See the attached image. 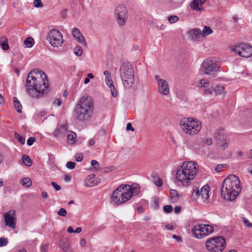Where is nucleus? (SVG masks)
<instances>
[{
  "label": "nucleus",
  "instance_id": "obj_20",
  "mask_svg": "<svg viewBox=\"0 0 252 252\" xmlns=\"http://www.w3.org/2000/svg\"><path fill=\"white\" fill-rule=\"evenodd\" d=\"M210 191V187L208 185H205L200 189V196L205 201L209 197V192Z\"/></svg>",
  "mask_w": 252,
  "mask_h": 252
},
{
  "label": "nucleus",
  "instance_id": "obj_35",
  "mask_svg": "<svg viewBox=\"0 0 252 252\" xmlns=\"http://www.w3.org/2000/svg\"><path fill=\"white\" fill-rule=\"evenodd\" d=\"M167 19L169 23L173 24L178 21L179 17L176 15H171L168 17Z\"/></svg>",
  "mask_w": 252,
  "mask_h": 252
},
{
  "label": "nucleus",
  "instance_id": "obj_33",
  "mask_svg": "<svg viewBox=\"0 0 252 252\" xmlns=\"http://www.w3.org/2000/svg\"><path fill=\"white\" fill-rule=\"evenodd\" d=\"M213 32L212 29L208 26H205L202 32V34L203 36L208 35L212 33Z\"/></svg>",
  "mask_w": 252,
  "mask_h": 252
},
{
  "label": "nucleus",
  "instance_id": "obj_21",
  "mask_svg": "<svg viewBox=\"0 0 252 252\" xmlns=\"http://www.w3.org/2000/svg\"><path fill=\"white\" fill-rule=\"evenodd\" d=\"M129 187L130 188V189H128V188L125 189H127V191L132 194V196L138 194L140 192V188L138 185L136 184H132L130 186L129 185Z\"/></svg>",
  "mask_w": 252,
  "mask_h": 252
},
{
  "label": "nucleus",
  "instance_id": "obj_18",
  "mask_svg": "<svg viewBox=\"0 0 252 252\" xmlns=\"http://www.w3.org/2000/svg\"><path fill=\"white\" fill-rule=\"evenodd\" d=\"M206 0H192L189 4L191 9L193 11H199L203 9L202 5Z\"/></svg>",
  "mask_w": 252,
  "mask_h": 252
},
{
  "label": "nucleus",
  "instance_id": "obj_30",
  "mask_svg": "<svg viewBox=\"0 0 252 252\" xmlns=\"http://www.w3.org/2000/svg\"><path fill=\"white\" fill-rule=\"evenodd\" d=\"M22 160L24 164L27 166H31L32 165V161L29 157L24 155L22 157Z\"/></svg>",
  "mask_w": 252,
  "mask_h": 252
},
{
  "label": "nucleus",
  "instance_id": "obj_36",
  "mask_svg": "<svg viewBox=\"0 0 252 252\" xmlns=\"http://www.w3.org/2000/svg\"><path fill=\"white\" fill-rule=\"evenodd\" d=\"M14 136L21 144L24 145L25 144V139L21 136L18 133H15Z\"/></svg>",
  "mask_w": 252,
  "mask_h": 252
},
{
  "label": "nucleus",
  "instance_id": "obj_32",
  "mask_svg": "<svg viewBox=\"0 0 252 252\" xmlns=\"http://www.w3.org/2000/svg\"><path fill=\"white\" fill-rule=\"evenodd\" d=\"M25 45L28 48L32 47L34 44V40L32 37H27L24 41Z\"/></svg>",
  "mask_w": 252,
  "mask_h": 252
},
{
  "label": "nucleus",
  "instance_id": "obj_49",
  "mask_svg": "<svg viewBox=\"0 0 252 252\" xmlns=\"http://www.w3.org/2000/svg\"><path fill=\"white\" fill-rule=\"evenodd\" d=\"M154 183L155 185L158 187H160L162 185V182L161 179L159 178L156 179L154 181Z\"/></svg>",
  "mask_w": 252,
  "mask_h": 252
},
{
  "label": "nucleus",
  "instance_id": "obj_51",
  "mask_svg": "<svg viewBox=\"0 0 252 252\" xmlns=\"http://www.w3.org/2000/svg\"><path fill=\"white\" fill-rule=\"evenodd\" d=\"M158 198H155L153 200V206L154 208L158 209Z\"/></svg>",
  "mask_w": 252,
  "mask_h": 252
},
{
  "label": "nucleus",
  "instance_id": "obj_57",
  "mask_svg": "<svg viewBox=\"0 0 252 252\" xmlns=\"http://www.w3.org/2000/svg\"><path fill=\"white\" fill-rule=\"evenodd\" d=\"M205 143L206 145L209 146L211 145L212 143V138L210 137H207L205 140Z\"/></svg>",
  "mask_w": 252,
  "mask_h": 252
},
{
  "label": "nucleus",
  "instance_id": "obj_42",
  "mask_svg": "<svg viewBox=\"0 0 252 252\" xmlns=\"http://www.w3.org/2000/svg\"><path fill=\"white\" fill-rule=\"evenodd\" d=\"M58 214L59 216H62V217H65L66 215V211L64 208H61L58 211Z\"/></svg>",
  "mask_w": 252,
  "mask_h": 252
},
{
  "label": "nucleus",
  "instance_id": "obj_28",
  "mask_svg": "<svg viewBox=\"0 0 252 252\" xmlns=\"http://www.w3.org/2000/svg\"><path fill=\"white\" fill-rule=\"evenodd\" d=\"M190 34L192 38H198L200 37L202 34V32L200 29H195L190 32Z\"/></svg>",
  "mask_w": 252,
  "mask_h": 252
},
{
  "label": "nucleus",
  "instance_id": "obj_1",
  "mask_svg": "<svg viewBox=\"0 0 252 252\" xmlns=\"http://www.w3.org/2000/svg\"><path fill=\"white\" fill-rule=\"evenodd\" d=\"M26 83L28 91L33 97H41L50 90L46 74L38 68L33 69L29 72Z\"/></svg>",
  "mask_w": 252,
  "mask_h": 252
},
{
  "label": "nucleus",
  "instance_id": "obj_11",
  "mask_svg": "<svg viewBox=\"0 0 252 252\" xmlns=\"http://www.w3.org/2000/svg\"><path fill=\"white\" fill-rule=\"evenodd\" d=\"M46 38L53 47L61 46L63 42L62 33L59 30L54 29L47 33Z\"/></svg>",
  "mask_w": 252,
  "mask_h": 252
},
{
  "label": "nucleus",
  "instance_id": "obj_46",
  "mask_svg": "<svg viewBox=\"0 0 252 252\" xmlns=\"http://www.w3.org/2000/svg\"><path fill=\"white\" fill-rule=\"evenodd\" d=\"M226 166L225 164H218L215 167V170L217 172H220L222 171L223 168Z\"/></svg>",
  "mask_w": 252,
  "mask_h": 252
},
{
  "label": "nucleus",
  "instance_id": "obj_23",
  "mask_svg": "<svg viewBox=\"0 0 252 252\" xmlns=\"http://www.w3.org/2000/svg\"><path fill=\"white\" fill-rule=\"evenodd\" d=\"M0 45L3 50L6 51L9 49V47L6 37L3 36L0 38Z\"/></svg>",
  "mask_w": 252,
  "mask_h": 252
},
{
  "label": "nucleus",
  "instance_id": "obj_37",
  "mask_svg": "<svg viewBox=\"0 0 252 252\" xmlns=\"http://www.w3.org/2000/svg\"><path fill=\"white\" fill-rule=\"evenodd\" d=\"M209 81L205 79H201L200 81V84H198L199 87H209Z\"/></svg>",
  "mask_w": 252,
  "mask_h": 252
},
{
  "label": "nucleus",
  "instance_id": "obj_27",
  "mask_svg": "<svg viewBox=\"0 0 252 252\" xmlns=\"http://www.w3.org/2000/svg\"><path fill=\"white\" fill-rule=\"evenodd\" d=\"M20 184L24 187L29 188L32 185V181L28 178H24L20 180Z\"/></svg>",
  "mask_w": 252,
  "mask_h": 252
},
{
  "label": "nucleus",
  "instance_id": "obj_62",
  "mask_svg": "<svg viewBox=\"0 0 252 252\" xmlns=\"http://www.w3.org/2000/svg\"><path fill=\"white\" fill-rule=\"evenodd\" d=\"M71 180V177L70 175H65L64 176V180L66 182L70 181Z\"/></svg>",
  "mask_w": 252,
  "mask_h": 252
},
{
  "label": "nucleus",
  "instance_id": "obj_61",
  "mask_svg": "<svg viewBox=\"0 0 252 252\" xmlns=\"http://www.w3.org/2000/svg\"><path fill=\"white\" fill-rule=\"evenodd\" d=\"M67 231L69 233H74V230L72 226H69L67 228Z\"/></svg>",
  "mask_w": 252,
  "mask_h": 252
},
{
  "label": "nucleus",
  "instance_id": "obj_4",
  "mask_svg": "<svg viewBox=\"0 0 252 252\" xmlns=\"http://www.w3.org/2000/svg\"><path fill=\"white\" fill-rule=\"evenodd\" d=\"M198 172L197 164L193 161H184L176 171V179L183 186L190 185Z\"/></svg>",
  "mask_w": 252,
  "mask_h": 252
},
{
  "label": "nucleus",
  "instance_id": "obj_13",
  "mask_svg": "<svg viewBox=\"0 0 252 252\" xmlns=\"http://www.w3.org/2000/svg\"><path fill=\"white\" fill-rule=\"evenodd\" d=\"M233 51L242 57L248 58L252 55V46L247 43H240L235 45Z\"/></svg>",
  "mask_w": 252,
  "mask_h": 252
},
{
  "label": "nucleus",
  "instance_id": "obj_24",
  "mask_svg": "<svg viewBox=\"0 0 252 252\" xmlns=\"http://www.w3.org/2000/svg\"><path fill=\"white\" fill-rule=\"evenodd\" d=\"M63 252H70L72 250L70 248V244L67 240L62 242L60 244Z\"/></svg>",
  "mask_w": 252,
  "mask_h": 252
},
{
  "label": "nucleus",
  "instance_id": "obj_59",
  "mask_svg": "<svg viewBox=\"0 0 252 252\" xmlns=\"http://www.w3.org/2000/svg\"><path fill=\"white\" fill-rule=\"evenodd\" d=\"M86 244V240L85 239L82 238L80 240V244L81 247H84Z\"/></svg>",
  "mask_w": 252,
  "mask_h": 252
},
{
  "label": "nucleus",
  "instance_id": "obj_15",
  "mask_svg": "<svg viewBox=\"0 0 252 252\" xmlns=\"http://www.w3.org/2000/svg\"><path fill=\"white\" fill-rule=\"evenodd\" d=\"M155 79L158 83V92L163 95H167L169 93V88L167 82L164 79H160L158 75L155 76Z\"/></svg>",
  "mask_w": 252,
  "mask_h": 252
},
{
  "label": "nucleus",
  "instance_id": "obj_52",
  "mask_svg": "<svg viewBox=\"0 0 252 252\" xmlns=\"http://www.w3.org/2000/svg\"><path fill=\"white\" fill-rule=\"evenodd\" d=\"M48 246L46 244H42L41 245V252H47Z\"/></svg>",
  "mask_w": 252,
  "mask_h": 252
},
{
  "label": "nucleus",
  "instance_id": "obj_41",
  "mask_svg": "<svg viewBox=\"0 0 252 252\" xmlns=\"http://www.w3.org/2000/svg\"><path fill=\"white\" fill-rule=\"evenodd\" d=\"M8 243V240L4 237L0 238V247L6 246Z\"/></svg>",
  "mask_w": 252,
  "mask_h": 252
},
{
  "label": "nucleus",
  "instance_id": "obj_29",
  "mask_svg": "<svg viewBox=\"0 0 252 252\" xmlns=\"http://www.w3.org/2000/svg\"><path fill=\"white\" fill-rule=\"evenodd\" d=\"M67 137L71 144L75 143L76 141V134L73 131H70L67 134Z\"/></svg>",
  "mask_w": 252,
  "mask_h": 252
},
{
  "label": "nucleus",
  "instance_id": "obj_7",
  "mask_svg": "<svg viewBox=\"0 0 252 252\" xmlns=\"http://www.w3.org/2000/svg\"><path fill=\"white\" fill-rule=\"evenodd\" d=\"M128 188H130L128 185L122 184L119 186L114 191L112 201L117 205L122 204L129 200L132 196V194L127 191Z\"/></svg>",
  "mask_w": 252,
  "mask_h": 252
},
{
  "label": "nucleus",
  "instance_id": "obj_43",
  "mask_svg": "<svg viewBox=\"0 0 252 252\" xmlns=\"http://www.w3.org/2000/svg\"><path fill=\"white\" fill-rule=\"evenodd\" d=\"M36 138L34 137H30L28 138L27 143L29 146H32L33 143L35 141Z\"/></svg>",
  "mask_w": 252,
  "mask_h": 252
},
{
  "label": "nucleus",
  "instance_id": "obj_53",
  "mask_svg": "<svg viewBox=\"0 0 252 252\" xmlns=\"http://www.w3.org/2000/svg\"><path fill=\"white\" fill-rule=\"evenodd\" d=\"M51 184L57 191H59L61 189V187L59 185H58L56 183L52 182Z\"/></svg>",
  "mask_w": 252,
  "mask_h": 252
},
{
  "label": "nucleus",
  "instance_id": "obj_54",
  "mask_svg": "<svg viewBox=\"0 0 252 252\" xmlns=\"http://www.w3.org/2000/svg\"><path fill=\"white\" fill-rule=\"evenodd\" d=\"M126 129L127 130L134 131V128L132 126L131 123H129L126 125Z\"/></svg>",
  "mask_w": 252,
  "mask_h": 252
},
{
  "label": "nucleus",
  "instance_id": "obj_40",
  "mask_svg": "<svg viewBox=\"0 0 252 252\" xmlns=\"http://www.w3.org/2000/svg\"><path fill=\"white\" fill-rule=\"evenodd\" d=\"M108 87L110 89L112 95L113 97H116L117 95V91L114 87V84L112 85V87H111V86H109Z\"/></svg>",
  "mask_w": 252,
  "mask_h": 252
},
{
  "label": "nucleus",
  "instance_id": "obj_22",
  "mask_svg": "<svg viewBox=\"0 0 252 252\" xmlns=\"http://www.w3.org/2000/svg\"><path fill=\"white\" fill-rule=\"evenodd\" d=\"M103 74L105 76V83L108 86H112L113 84L111 75L110 72L108 70H105L103 72Z\"/></svg>",
  "mask_w": 252,
  "mask_h": 252
},
{
  "label": "nucleus",
  "instance_id": "obj_17",
  "mask_svg": "<svg viewBox=\"0 0 252 252\" xmlns=\"http://www.w3.org/2000/svg\"><path fill=\"white\" fill-rule=\"evenodd\" d=\"M99 182V179L95 177L94 175H90L85 179V184L87 187H92L96 185Z\"/></svg>",
  "mask_w": 252,
  "mask_h": 252
},
{
  "label": "nucleus",
  "instance_id": "obj_58",
  "mask_svg": "<svg viewBox=\"0 0 252 252\" xmlns=\"http://www.w3.org/2000/svg\"><path fill=\"white\" fill-rule=\"evenodd\" d=\"M181 210V207L180 206H176L174 209V211L175 214H178L180 213Z\"/></svg>",
  "mask_w": 252,
  "mask_h": 252
},
{
  "label": "nucleus",
  "instance_id": "obj_5",
  "mask_svg": "<svg viewBox=\"0 0 252 252\" xmlns=\"http://www.w3.org/2000/svg\"><path fill=\"white\" fill-rule=\"evenodd\" d=\"M122 81L125 88H129L133 84L134 71L132 65L128 63H123L120 68Z\"/></svg>",
  "mask_w": 252,
  "mask_h": 252
},
{
  "label": "nucleus",
  "instance_id": "obj_3",
  "mask_svg": "<svg viewBox=\"0 0 252 252\" xmlns=\"http://www.w3.org/2000/svg\"><path fill=\"white\" fill-rule=\"evenodd\" d=\"M241 190L239 178L236 175H230L223 182L221 196L226 200L233 201L238 195Z\"/></svg>",
  "mask_w": 252,
  "mask_h": 252
},
{
  "label": "nucleus",
  "instance_id": "obj_34",
  "mask_svg": "<svg viewBox=\"0 0 252 252\" xmlns=\"http://www.w3.org/2000/svg\"><path fill=\"white\" fill-rule=\"evenodd\" d=\"M223 90L224 87L220 85H217L214 89V91L216 94H222L223 92Z\"/></svg>",
  "mask_w": 252,
  "mask_h": 252
},
{
  "label": "nucleus",
  "instance_id": "obj_44",
  "mask_svg": "<svg viewBox=\"0 0 252 252\" xmlns=\"http://www.w3.org/2000/svg\"><path fill=\"white\" fill-rule=\"evenodd\" d=\"M82 49L81 47H80L79 48L77 49V48H75L74 50V53L75 55L77 56H81L82 54Z\"/></svg>",
  "mask_w": 252,
  "mask_h": 252
},
{
  "label": "nucleus",
  "instance_id": "obj_56",
  "mask_svg": "<svg viewBox=\"0 0 252 252\" xmlns=\"http://www.w3.org/2000/svg\"><path fill=\"white\" fill-rule=\"evenodd\" d=\"M53 104L58 106H60L62 104L61 100L60 98H56L55 99Z\"/></svg>",
  "mask_w": 252,
  "mask_h": 252
},
{
  "label": "nucleus",
  "instance_id": "obj_39",
  "mask_svg": "<svg viewBox=\"0 0 252 252\" xmlns=\"http://www.w3.org/2000/svg\"><path fill=\"white\" fill-rule=\"evenodd\" d=\"M163 211L166 213H171L173 211V207L171 205H165L163 206Z\"/></svg>",
  "mask_w": 252,
  "mask_h": 252
},
{
  "label": "nucleus",
  "instance_id": "obj_31",
  "mask_svg": "<svg viewBox=\"0 0 252 252\" xmlns=\"http://www.w3.org/2000/svg\"><path fill=\"white\" fill-rule=\"evenodd\" d=\"M170 193L171 198L173 199V201H177L179 199V194L177 191L175 189H170Z\"/></svg>",
  "mask_w": 252,
  "mask_h": 252
},
{
  "label": "nucleus",
  "instance_id": "obj_10",
  "mask_svg": "<svg viewBox=\"0 0 252 252\" xmlns=\"http://www.w3.org/2000/svg\"><path fill=\"white\" fill-rule=\"evenodd\" d=\"M214 230V227L211 225L198 224L194 226L191 232L193 237L202 239L209 235Z\"/></svg>",
  "mask_w": 252,
  "mask_h": 252
},
{
  "label": "nucleus",
  "instance_id": "obj_25",
  "mask_svg": "<svg viewBox=\"0 0 252 252\" xmlns=\"http://www.w3.org/2000/svg\"><path fill=\"white\" fill-rule=\"evenodd\" d=\"M13 99L14 106L16 109L17 112L19 113H22V106L20 102L16 97H14Z\"/></svg>",
  "mask_w": 252,
  "mask_h": 252
},
{
  "label": "nucleus",
  "instance_id": "obj_64",
  "mask_svg": "<svg viewBox=\"0 0 252 252\" xmlns=\"http://www.w3.org/2000/svg\"><path fill=\"white\" fill-rule=\"evenodd\" d=\"M82 231V228L80 227H77L74 230V233H79Z\"/></svg>",
  "mask_w": 252,
  "mask_h": 252
},
{
  "label": "nucleus",
  "instance_id": "obj_48",
  "mask_svg": "<svg viewBox=\"0 0 252 252\" xmlns=\"http://www.w3.org/2000/svg\"><path fill=\"white\" fill-rule=\"evenodd\" d=\"M243 221L245 224V225L247 227H252V223L250 222L248 220H247L246 218H243Z\"/></svg>",
  "mask_w": 252,
  "mask_h": 252
},
{
  "label": "nucleus",
  "instance_id": "obj_12",
  "mask_svg": "<svg viewBox=\"0 0 252 252\" xmlns=\"http://www.w3.org/2000/svg\"><path fill=\"white\" fill-rule=\"evenodd\" d=\"M116 21L120 26H123L127 21L128 14L126 7L123 4L118 5L114 11Z\"/></svg>",
  "mask_w": 252,
  "mask_h": 252
},
{
  "label": "nucleus",
  "instance_id": "obj_45",
  "mask_svg": "<svg viewBox=\"0 0 252 252\" xmlns=\"http://www.w3.org/2000/svg\"><path fill=\"white\" fill-rule=\"evenodd\" d=\"M33 4L35 7L39 8L43 7V4L41 0H34L33 1Z\"/></svg>",
  "mask_w": 252,
  "mask_h": 252
},
{
  "label": "nucleus",
  "instance_id": "obj_60",
  "mask_svg": "<svg viewBox=\"0 0 252 252\" xmlns=\"http://www.w3.org/2000/svg\"><path fill=\"white\" fill-rule=\"evenodd\" d=\"M89 146H93L95 144V141L94 139H90L88 141Z\"/></svg>",
  "mask_w": 252,
  "mask_h": 252
},
{
  "label": "nucleus",
  "instance_id": "obj_8",
  "mask_svg": "<svg viewBox=\"0 0 252 252\" xmlns=\"http://www.w3.org/2000/svg\"><path fill=\"white\" fill-rule=\"evenodd\" d=\"M205 245L209 252H221L226 247V242L223 237L216 236L208 239Z\"/></svg>",
  "mask_w": 252,
  "mask_h": 252
},
{
  "label": "nucleus",
  "instance_id": "obj_38",
  "mask_svg": "<svg viewBox=\"0 0 252 252\" xmlns=\"http://www.w3.org/2000/svg\"><path fill=\"white\" fill-rule=\"evenodd\" d=\"M92 166L94 168L95 171L98 170L99 168V164L96 160H92L91 162Z\"/></svg>",
  "mask_w": 252,
  "mask_h": 252
},
{
  "label": "nucleus",
  "instance_id": "obj_63",
  "mask_svg": "<svg viewBox=\"0 0 252 252\" xmlns=\"http://www.w3.org/2000/svg\"><path fill=\"white\" fill-rule=\"evenodd\" d=\"M42 196L44 199H47L48 197V194L46 191H43L42 193Z\"/></svg>",
  "mask_w": 252,
  "mask_h": 252
},
{
  "label": "nucleus",
  "instance_id": "obj_50",
  "mask_svg": "<svg viewBox=\"0 0 252 252\" xmlns=\"http://www.w3.org/2000/svg\"><path fill=\"white\" fill-rule=\"evenodd\" d=\"M193 195H195L197 197L200 196V190L196 187L193 189Z\"/></svg>",
  "mask_w": 252,
  "mask_h": 252
},
{
  "label": "nucleus",
  "instance_id": "obj_19",
  "mask_svg": "<svg viewBox=\"0 0 252 252\" xmlns=\"http://www.w3.org/2000/svg\"><path fill=\"white\" fill-rule=\"evenodd\" d=\"M72 35L75 39L81 44H86L84 36L80 32L79 30L77 28H74L72 30Z\"/></svg>",
  "mask_w": 252,
  "mask_h": 252
},
{
  "label": "nucleus",
  "instance_id": "obj_26",
  "mask_svg": "<svg viewBox=\"0 0 252 252\" xmlns=\"http://www.w3.org/2000/svg\"><path fill=\"white\" fill-rule=\"evenodd\" d=\"M66 132H67L66 127L64 126H62L56 129L55 134L58 136L63 137L65 135Z\"/></svg>",
  "mask_w": 252,
  "mask_h": 252
},
{
  "label": "nucleus",
  "instance_id": "obj_55",
  "mask_svg": "<svg viewBox=\"0 0 252 252\" xmlns=\"http://www.w3.org/2000/svg\"><path fill=\"white\" fill-rule=\"evenodd\" d=\"M83 158V155L82 154H79L75 157V159L77 161L80 162L82 160Z\"/></svg>",
  "mask_w": 252,
  "mask_h": 252
},
{
  "label": "nucleus",
  "instance_id": "obj_16",
  "mask_svg": "<svg viewBox=\"0 0 252 252\" xmlns=\"http://www.w3.org/2000/svg\"><path fill=\"white\" fill-rule=\"evenodd\" d=\"M16 215V211L14 210H10L4 215L5 224L12 228H15L16 218L14 217Z\"/></svg>",
  "mask_w": 252,
  "mask_h": 252
},
{
  "label": "nucleus",
  "instance_id": "obj_2",
  "mask_svg": "<svg viewBox=\"0 0 252 252\" xmlns=\"http://www.w3.org/2000/svg\"><path fill=\"white\" fill-rule=\"evenodd\" d=\"M94 110V103L91 97L84 96L75 105L73 114L77 121L87 124L91 119Z\"/></svg>",
  "mask_w": 252,
  "mask_h": 252
},
{
  "label": "nucleus",
  "instance_id": "obj_6",
  "mask_svg": "<svg viewBox=\"0 0 252 252\" xmlns=\"http://www.w3.org/2000/svg\"><path fill=\"white\" fill-rule=\"evenodd\" d=\"M181 129L188 135H194L201 128V124L199 121H194L191 118H183L180 120Z\"/></svg>",
  "mask_w": 252,
  "mask_h": 252
},
{
  "label": "nucleus",
  "instance_id": "obj_14",
  "mask_svg": "<svg viewBox=\"0 0 252 252\" xmlns=\"http://www.w3.org/2000/svg\"><path fill=\"white\" fill-rule=\"evenodd\" d=\"M214 138L216 141L217 144L223 150H225L228 147L227 136L225 134L223 128L219 129L214 134Z\"/></svg>",
  "mask_w": 252,
  "mask_h": 252
},
{
  "label": "nucleus",
  "instance_id": "obj_47",
  "mask_svg": "<svg viewBox=\"0 0 252 252\" xmlns=\"http://www.w3.org/2000/svg\"><path fill=\"white\" fill-rule=\"evenodd\" d=\"M75 163L72 161H68L66 163V166L67 168L73 169L75 168Z\"/></svg>",
  "mask_w": 252,
  "mask_h": 252
},
{
  "label": "nucleus",
  "instance_id": "obj_9",
  "mask_svg": "<svg viewBox=\"0 0 252 252\" xmlns=\"http://www.w3.org/2000/svg\"><path fill=\"white\" fill-rule=\"evenodd\" d=\"M219 65L214 58L205 60L202 63L200 69L206 75H214L219 71Z\"/></svg>",
  "mask_w": 252,
  "mask_h": 252
}]
</instances>
